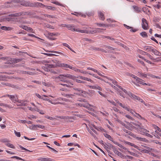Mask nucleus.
<instances>
[{"instance_id":"obj_1","label":"nucleus","mask_w":161,"mask_h":161,"mask_svg":"<svg viewBox=\"0 0 161 161\" xmlns=\"http://www.w3.org/2000/svg\"><path fill=\"white\" fill-rule=\"evenodd\" d=\"M63 83H60V85L64 86H66L67 87H71L73 85V83L71 80H65Z\"/></svg>"},{"instance_id":"obj_2","label":"nucleus","mask_w":161,"mask_h":161,"mask_svg":"<svg viewBox=\"0 0 161 161\" xmlns=\"http://www.w3.org/2000/svg\"><path fill=\"white\" fill-rule=\"evenodd\" d=\"M53 79L58 82L62 81L63 82L66 79L64 78L63 74L59 75V76H55L53 77Z\"/></svg>"},{"instance_id":"obj_3","label":"nucleus","mask_w":161,"mask_h":161,"mask_svg":"<svg viewBox=\"0 0 161 161\" xmlns=\"http://www.w3.org/2000/svg\"><path fill=\"white\" fill-rule=\"evenodd\" d=\"M58 66L59 67H62L64 68H68L74 70H75L76 68L73 67L68 64L65 63H60L58 64Z\"/></svg>"},{"instance_id":"obj_4","label":"nucleus","mask_w":161,"mask_h":161,"mask_svg":"<svg viewBox=\"0 0 161 161\" xmlns=\"http://www.w3.org/2000/svg\"><path fill=\"white\" fill-rule=\"evenodd\" d=\"M142 27L144 30H147L148 29V24L146 19L144 18H142Z\"/></svg>"},{"instance_id":"obj_5","label":"nucleus","mask_w":161,"mask_h":161,"mask_svg":"<svg viewBox=\"0 0 161 161\" xmlns=\"http://www.w3.org/2000/svg\"><path fill=\"white\" fill-rule=\"evenodd\" d=\"M19 26V27L22 28L24 29L26 31H27L31 33H34L33 31V29L30 27L25 26L23 25H20Z\"/></svg>"},{"instance_id":"obj_6","label":"nucleus","mask_w":161,"mask_h":161,"mask_svg":"<svg viewBox=\"0 0 161 161\" xmlns=\"http://www.w3.org/2000/svg\"><path fill=\"white\" fill-rule=\"evenodd\" d=\"M21 5L26 7H32L33 5L32 3H30L28 2L25 1H22V3Z\"/></svg>"},{"instance_id":"obj_7","label":"nucleus","mask_w":161,"mask_h":161,"mask_svg":"<svg viewBox=\"0 0 161 161\" xmlns=\"http://www.w3.org/2000/svg\"><path fill=\"white\" fill-rule=\"evenodd\" d=\"M134 138H136L137 140L138 141L144 142H147V140L145 138L140 137L138 136H137L135 135H133L132 136Z\"/></svg>"},{"instance_id":"obj_8","label":"nucleus","mask_w":161,"mask_h":161,"mask_svg":"<svg viewBox=\"0 0 161 161\" xmlns=\"http://www.w3.org/2000/svg\"><path fill=\"white\" fill-rule=\"evenodd\" d=\"M124 26L127 29H130V31L131 32H135L137 30V29H133V28L132 27L129 26H128L127 25H126V24H124Z\"/></svg>"},{"instance_id":"obj_9","label":"nucleus","mask_w":161,"mask_h":161,"mask_svg":"<svg viewBox=\"0 0 161 161\" xmlns=\"http://www.w3.org/2000/svg\"><path fill=\"white\" fill-rule=\"evenodd\" d=\"M67 28L70 30L72 31H78V30H76V29L75 28L74 26L71 25L69 24L68 25Z\"/></svg>"},{"instance_id":"obj_10","label":"nucleus","mask_w":161,"mask_h":161,"mask_svg":"<svg viewBox=\"0 0 161 161\" xmlns=\"http://www.w3.org/2000/svg\"><path fill=\"white\" fill-rule=\"evenodd\" d=\"M143 126L142 125H141L139 129V130L141 132L143 133L142 134L143 135H145V133H147L146 132H149V130L143 128Z\"/></svg>"},{"instance_id":"obj_11","label":"nucleus","mask_w":161,"mask_h":161,"mask_svg":"<svg viewBox=\"0 0 161 161\" xmlns=\"http://www.w3.org/2000/svg\"><path fill=\"white\" fill-rule=\"evenodd\" d=\"M64 78H68L71 79H74L75 78V76L69 74H63Z\"/></svg>"},{"instance_id":"obj_12","label":"nucleus","mask_w":161,"mask_h":161,"mask_svg":"<svg viewBox=\"0 0 161 161\" xmlns=\"http://www.w3.org/2000/svg\"><path fill=\"white\" fill-rule=\"evenodd\" d=\"M74 89L76 92H78V93H77V94L78 95H80L82 93H83L85 92V91L81 90L80 88H74Z\"/></svg>"},{"instance_id":"obj_13","label":"nucleus","mask_w":161,"mask_h":161,"mask_svg":"<svg viewBox=\"0 0 161 161\" xmlns=\"http://www.w3.org/2000/svg\"><path fill=\"white\" fill-rule=\"evenodd\" d=\"M8 96L14 103L17 101V98L14 96L8 95Z\"/></svg>"},{"instance_id":"obj_14","label":"nucleus","mask_w":161,"mask_h":161,"mask_svg":"<svg viewBox=\"0 0 161 161\" xmlns=\"http://www.w3.org/2000/svg\"><path fill=\"white\" fill-rule=\"evenodd\" d=\"M98 14L100 19L103 20H104L105 19V17L104 14L103 12L101 11H99Z\"/></svg>"},{"instance_id":"obj_15","label":"nucleus","mask_w":161,"mask_h":161,"mask_svg":"<svg viewBox=\"0 0 161 161\" xmlns=\"http://www.w3.org/2000/svg\"><path fill=\"white\" fill-rule=\"evenodd\" d=\"M58 66V64H47L46 67H47L49 68H56Z\"/></svg>"},{"instance_id":"obj_16","label":"nucleus","mask_w":161,"mask_h":161,"mask_svg":"<svg viewBox=\"0 0 161 161\" xmlns=\"http://www.w3.org/2000/svg\"><path fill=\"white\" fill-rule=\"evenodd\" d=\"M136 80L137 82L138 83L143 85H147V83L143 82V80L138 77L136 78Z\"/></svg>"},{"instance_id":"obj_17","label":"nucleus","mask_w":161,"mask_h":161,"mask_svg":"<svg viewBox=\"0 0 161 161\" xmlns=\"http://www.w3.org/2000/svg\"><path fill=\"white\" fill-rule=\"evenodd\" d=\"M144 50L147 52H152L153 49L152 47L150 46H144Z\"/></svg>"},{"instance_id":"obj_18","label":"nucleus","mask_w":161,"mask_h":161,"mask_svg":"<svg viewBox=\"0 0 161 161\" xmlns=\"http://www.w3.org/2000/svg\"><path fill=\"white\" fill-rule=\"evenodd\" d=\"M154 136L158 138H161V133L158 132L156 130L155 131Z\"/></svg>"},{"instance_id":"obj_19","label":"nucleus","mask_w":161,"mask_h":161,"mask_svg":"<svg viewBox=\"0 0 161 161\" xmlns=\"http://www.w3.org/2000/svg\"><path fill=\"white\" fill-rule=\"evenodd\" d=\"M1 29L5 31H11L13 29V28L10 27H6L5 26H2L1 27Z\"/></svg>"},{"instance_id":"obj_20","label":"nucleus","mask_w":161,"mask_h":161,"mask_svg":"<svg viewBox=\"0 0 161 161\" xmlns=\"http://www.w3.org/2000/svg\"><path fill=\"white\" fill-rule=\"evenodd\" d=\"M90 87L91 88L94 89H97L100 91H102V88L98 86H90Z\"/></svg>"},{"instance_id":"obj_21","label":"nucleus","mask_w":161,"mask_h":161,"mask_svg":"<svg viewBox=\"0 0 161 161\" xmlns=\"http://www.w3.org/2000/svg\"><path fill=\"white\" fill-rule=\"evenodd\" d=\"M50 64H60L58 60L56 59H50Z\"/></svg>"},{"instance_id":"obj_22","label":"nucleus","mask_w":161,"mask_h":161,"mask_svg":"<svg viewBox=\"0 0 161 161\" xmlns=\"http://www.w3.org/2000/svg\"><path fill=\"white\" fill-rule=\"evenodd\" d=\"M46 52L51 53H58V54L63 55L64 56H66V55L65 54H64L63 53H62V52H58V51H47Z\"/></svg>"},{"instance_id":"obj_23","label":"nucleus","mask_w":161,"mask_h":161,"mask_svg":"<svg viewBox=\"0 0 161 161\" xmlns=\"http://www.w3.org/2000/svg\"><path fill=\"white\" fill-rule=\"evenodd\" d=\"M152 52L153 53L157 56H161V53L156 50V49H153Z\"/></svg>"},{"instance_id":"obj_24","label":"nucleus","mask_w":161,"mask_h":161,"mask_svg":"<svg viewBox=\"0 0 161 161\" xmlns=\"http://www.w3.org/2000/svg\"><path fill=\"white\" fill-rule=\"evenodd\" d=\"M118 104L120 106L125 108V110L127 111H130V108L126 107L124 104H122V103H119V102H118Z\"/></svg>"},{"instance_id":"obj_25","label":"nucleus","mask_w":161,"mask_h":161,"mask_svg":"<svg viewBox=\"0 0 161 161\" xmlns=\"http://www.w3.org/2000/svg\"><path fill=\"white\" fill-rule=\"evenodd\" d=\"M90 50L93 51H100L101 50V48H99V47H95L93 46H92L91 47H90Z\"/></svg>"},{"instance_id":"obj_26","label":"nucleus","mask_w":161,"mask_h":161,"mask_svg":"<svg viewBox=\"0 0 161 161\" xmlns=\"http://www.w3.org/2000/svg\"><path fill=\"white\" fill-rule=\"evenodd\" d=\"M103 135L106 138H108L109 140L112 141L113 140L112 138L111 137V136L109 135L106 134V133H104L103 134Z\"/></svg>"},{"instance_id":"obj_27","label":"nucleus","mask_w":161,"mask_h":161,"mask_svg":"<svg viewBox=\"0 0 161 161\" xmlns=\"http://www.w3.org/2000/svg\"><path fill=\"white\" fill-rule=\"evenodd\" d=\"M114 152L118 156H119L121 154V153L119 152L115 147L113 149Z\"/></svg>"},{"instance_id":"obj_28","label":"nucleus","mask_w":161,"mask_h":161,"mask_svg":"<svg viewBox=\"0 0 161 161\" xmlns=\"http://www.w3.org/2000/svg\"><path fill=\"white\" fill-rule=\"evenodd\" d=\"M78 78L80 79L84 80H87L89 81H92V80L91 79H90L89 78L83 77L82 76H79Z\"/></svg>"},{"instance_id":"obj_29","label":"nucleus","mask_w":161,"mask_h":161,"mask_svg":"<svg viewBox=\"0 0 161 161\" xmlns=\"http://www.w3.org/2000/svg\"><path fill=\"white\" fill-rule=\"evenodd\" d=\"M27 103H26V101H24L21 103H18L16 104V105L17 106H24L26 105Z\"/></svg>"},{"instance_id":"obj_30","label":"nucleus","mask_w":161,"mask_h":161,"mask_svg":"<svg viewBox=\"0 0 161 161\" xmlns=\"http://www.w3.org/2000/svg\"><path fill=\"white\" fill-rule=\"evenodd\" d=\"M82 103V107H83L85 108H88L90 106V105L87 103Z\"/></svg>"},{"instance_id":"obj_31","label":"nucleus","mask_w":161,"mask_h":161,"mask_svg":"<svg viewBox=\"0 0 161 161\" xmlns=\"http://www.w3.org/2000/svg\"><path fill=\"white\" fill-rule=\"evenodd\" d=\"M42 63L44 64L46 66L48 64H50L49 60H43L41 61Z\"/></svg>"},{"instance_id":"obj_32","label":"nucleus","mask_w":161,"mask_h":161,"mask_svg":"<svg viewBox=\"0 0 161 161\" xmlns=\"http://www.w3.org/2000/svg\"><path fill=\"white\" fill-rule=\"evenodd\" d=\"M21 16L28 15L30 14V13L29 12H25L22 11L20 12Z\"/></svg>"},{"instance_id":"obj_33","label":"nucleus","mask_w":161,"mask_h":161,"mask_svg":"<svg viewBox=\"0 0 161 161\" xmlns=\"http://www.w3.org/2000/svg\"><path fill=\"white\" fill-rule=\"evenodd\" d=\"M138 75L141 76L142 77H147V75L145 74H144L143 73H141L140 72H138Z\"/></svg>"},{"instance_id":"obj_34","label":"nucleus","mask_w":161,"mask_h":161,"mask_svg":"<svg viewBox=\"0 0 161 161\" xmlns=\"http://www.w3.org/2000/svg\"><path fill=\"white\" fill-rule=\"evenodd\" d=\"M95 29V32L96 33H100L102 32V30H104L103 29L100 28H96Z\"/></svg>"},{"instance_id":"obj_35","label":"nucleus","mask_w":161,"mask_h":161,"mask_svg":"<svg viewBox=\"0 0 161 161\" xmlns=\"http://www.w3.org/2000/svg\"><path fill=\"white\" fill-rule=\"evenodd\" d=\"M140 35L143 37H147V33L145 31H143L140 33Z\"/></svg>"},{"instance_id":"obj_36","label":"nucleus","mask_w":161,"mask_h":161,"mask_svg":"<svg viewBox=\"0 0 161 161\" xmlns=\"http://www.w3.org/2000/svg\"><path fill=\"white\" fill-rule=\"evenodd\" d=\"M5 145L9 147H10L12 148H15V147L14 145L12 144L7 143L5 144Z\"/></svg>"},{"instance_id":"obj_37","label":"nucleus","mask_w":161,"mask_h":161,"mask_svg":"<svg viewBox=\"0 0 161 161\" xmlns=\"http://www.w3.org/2000/svg\"><path fill=\"white\" fill-rule=\"evenodd\" d=\"M45 7L47 9L52 10H54L56 9V8L55 7L45 5Z\"/></svg>"},{"instance_id":"obj_38","label":"nucleus","mask_w":161,"mask_h":161,"mask_svg":"<svg viewBox=\"0 0 161 161\" xmlns=\"http://www.w3.org/2000/svg\"><path fill=\"white\" fill-rule=\"evenodd\" d=\"M123 130L124 131V132L128 133L130 136H132L133 135H134L133 134L132 132L126 130L125 129H123Z\"/></svg>"},{"instance_id":"obj_39","label":"nucleus","mask_w":161,"mask_h":161,"mask_svg":"<svg viewBox=\"0 0 161 161\" xmlns=\"http://www.w3.org/2000/svg\"><path fill=\"white\" fill-rule=\"evenodd\" d=\"M60 34L58 33H48V35L49 36H58Z\"/></svg>"},{"instance_id":"obj_40","label":"nucleus","mask_w":161,"mask_h":161,"mask_svg":"<svg viewBox=\"0 0 161 161\" xmlns=\"http://www.w3.org/2000/svg\"><path fill=\"white\" fill-rule=\"evenodd\" d=\"M86 14L88 16L90 17L93 15L94 12L93 11H92L91 12H87Z\"/></svg>"},{"instance_id":"obj_41","label":"nucleus","mask_w":161,"mask_h":161,"mask_svg":"<svg viewBox=\"0 0 161 161\" xmlns=\"http://www.w3.org/2000/svg\"><path fill=\"white\" fill-rule=\"evenodd\" d=\"M127 94L130 97L133 98L135 99V97H136V95L133 94L132 93L130 92H129L128 93H127Z\"/></svg>"},{"instance_id":"obj_42","label":"nucleus","mask_w":161,"mask_h":161,"mask_svg":"<svg viewBox=\"0 0 161 161\" xmlns=\"http://www.w3.org/2000/svg\"><path fill=\"white\" fill-rule=\"evenodd\" d=\"M127 94L130 97L133 98L135 99V97H136V95L133 94L132 93L130 92H129L128 93H127Z\"/></svg>"},{"instance_id":"obj_43","label":"nucleus","mask_w":161,"mask_h":161,"mask_svg":"<svg viewBox=\"0 0 161 161\" xmlns=\"http://www.w3.org/2000/svg\"><path fill=\"white\" fill-rule=\"evenodd\" d=\"M145 55H147L151 59L153 60H156L157 58L156 59L153 58L151 55L149 54L148 53H145Z\"/></svg>"},{"instance_id":"obj_44","label":"nucleus","mask_w":161,"mask_h":161,"mask_svg":"<svg viewBox=\"0 0 161 161\" xmlns=\"http://www.w3.org/2000/svg\"><path fill=\"white\" fill-rule=\"evenodd\" d=\"M131 123L132 124H133L134 125L136 126H138V129H139V128L141 126V125H142V124L140 123H139L138 122V123L137 124L136 123H134V122H131Z\"/></svg>"},{"instance_id":"obj_45","label":"nucleus","mask_w":161,"mask_h":161,"mask_svg":"<svg viewBox=\"0 0 161 161\" xmlns=\"http://www.w3.org/2000/svg\"><path fill=\"white\" fill-rule=\"evenodd\" d=\"M36 95L37 97H38L39 98H40V99H43V97H47V96H46V95H44L42 96H41L39 94H37V93H36Z\"/></svg>"},{"instance_id":"obj_46","label":"nucleus","mask_w":161,"mask_h":161,"mask_svg":"<svg viewBox=\"0 0 161 161\" xmlns=\"http://www.w3.org/2000/svg\"><path fill=\"white\" fill-rule=\"evenodd\" d=\"M76 30H78V31H76L77 32H79L81 33H85L87 34V30H80L78 28H76Z\"/></svg>"},{"instance_id":"obj_47","label":"nucleus","mask_w":161,"mask_h":161,"mask_svg":"<svg viewBox=\"0 0 161 161\" xmlns=\"http://www.w3.org/2000/svg\"><path fill=\"white\" fill-rule=\"evenodd\" d=\"M111 141H112L114 144L119 146L120 147H123V146L122 145L119 144V143H118V142H115V141L113 140Z\"/></svg>"},{"instance_id":"obj_48","label":"nucleus","mask_w":161,"mask_h":161,"mask_svg":"<svg viewBox=\"0 0 161 161\" xmlns=\"http://www.w3.org/2000/svg\"><path fill=\"white\" fill-rule=\"evenodd\" d=\"M21 60H22L21 59L14 58L13 60V61L14 63L20 62Z\"/></svg>"},{"instance_id":"obj_49","label":"nucleus","mask_w":161,"mask_h":161,"mask_svg":"<svg viewBox=\"0 0 161 161\" xmlns=\"http://www.w3.org/2000/svg\"><path fill=\"white\" fill-rule=\"evenodd\" d=\"M86 127L87 128V130L88 132L92 136H94L95 135L93 134V133L89 129V128L86 125Z\"/></svg>"},{"instance_id":"obj_50","label":"nucleus","mask_w":161,"mask_h":161,"mask_svg":"<svg viewBox=\"0 0 161 161\" xmlns=\"http://www.w3.org/2000/svg\"><path fill=\"white\" fill-rule=\"evenodd\" d=\"M35 111H36L37 112H39L40 113V114H44V112L42 111H41L40 109H39L37 108H35Z\"/></svg>"},{"instance_id":"obj_51","label":"nucleus","mask_w":161,"mask_h":161,"mask_svg":"<svg viewBox=\"0 0 161 161\" xmlns=\"http://www.w3.org/2000/svg\"><path fill=\"white\" fill-rule=\"evenodd\" d=\"M117 93L118 94H119L121 96L123 97L124 98L125 97V96L124 94H123L119 90L118 91H117Z\"/></svg>"},{"instance_id":"obj_52","label":"nucleus","mask_w":161,"mask_h":161,"mask_svg":"<svg viewBox=\"0 0 161 161\" xmlns=\"http://www.w3.org/2000/svg\"><path fill=\"white\" fill-rule=\"evenodd\" d=\"M125 143L127 144H128V145H130L131 146H133L135 147H136L137 146H136V145H135L134 144H133V143H131L129 142H125Z\"/></svg>"},{"instance_id":"obj_53","label":"nucleus","mask_w":161,"mask_h":161,"mask_svg":"<svg viewBox=\"0 0 161 161\" xmlns=\"http://www.w3.org/2000/svg\"><path fill=\"white\" fill-rule=\"evenodd\" d=\"M46 55H47L48 56H58L57 55H56L53 54H52V53H42Z\"/></svg>"},{"instance_id":"obj_54","label":"nucleus","mask_w":161,"mask_h":161,"mask_svg":"<svg viewBox=\"0 0 161 161\" xmlns=\"http://www.w3.org/2000/svg\"><path fill=\"white\" fill-rule=\"evenodd\" d=\"M97 130L99 131H102L105 132V130L101 127H97Z\"/></svg>"},{"instance_id":"obj_55","label":"nucleus","mask_w":161,"mask_h":161,"mask_svg":"<svg viewBox=\"0 0 161 161\" xmlns=\"http://www.w3.org/2000/svg\"><path fill=\"white\" fill-rule=\"evenodd\" d=\"M14 133L16 136L18 137H20L21 136L20 133L19 132H18L15 130L14 131Z\"/></svg>"},{"instance_id":"obj_56","label":"nucleus","mask_w":161,"mask_h":161,"mask_svg":"<svg viewBox=\"0 0 161 161\" xmlns=\"http://www.w3.org/2000/svg\"><path fill=\"white\" fill-rule=\"evenodd\" d=\"M104 46V47H106V48L111 49V50H115L114 48L113 47H111L109 46L105 45Z\"/></svg>"},{"instance_id":"obj_57","label":"nucleus","mask_w":161,"mask_h":161,"mask_svg":"<svg viewBox=\"0 0 161 161\" xmlns=\"http://www.w3.org/2000/svg\"><path fill=\"white\" fill-rule=\"evenodd\" d=\"M36 6H38L40 7L42 6L43 7H45V5H44L43 4L40 3H36Z\"/></svg>"},{"instance_id":"obj_58","label":"nucleus","mask_w":161,"mask_h":161,"mask_svg":"<svg viewBox=\"0 0 161 161\" xmlns=\"http://www.w3.org/2000/svg\"><path fill=\"white\" fill-rule=\"evenodd\" d=\"M65 97H67V98H70L72 96H74L73 94H67L65 95L64 96Z\"/></svg>"},{"instance_id":"obj_59","label":"nucleus","mask_w":161,"mask_h":161,"mask_svg":"<svg viewBox=\"0 0 161 161\" xmlns=\"http://www.w3.org/2000/svg\"><path fill=\"white\" fill-rule=\"evenodd\" d=\"M95 34L96 33L95 32V29L94 30L87 31V34Z\"/></svg>"},{"instance_id":"obj_60","label":"nucleus","mask_w":161,"mask_h":161,"mask_svg":"<svg viewBox=\"0 0 161 161\" xmlns=\"http://www.w3.org/2000/svg\"><path fill=\"white\" fill-rule=\"evenodd\" d=\"M63 45L64 46L67 47L70 50H71V47H70V46H69V45L68 44H67L66 43H63Z\"/></svg>"},{"instance_id":"obj_61","label":"nucleus","mask_w":161,"mask_h":161,"mask_svg":"<svg viewBox=\"0 0 161 161\" xmlns=\"http://www.w3.org/2000/svg\"><path fill=\"white\" fill-rule=\"evenodd\" d=\"M133 7L134 9L136 11H137V12H139L140 11V9L138 7L136 6Z\"/></svg>"},{"instance_id":"obj_62","label":"nucleus","mask_w":161,"mask_h":161,"mask_svg":"<svg viewBox=\"0 0 161 161\" xmlns=\"http://www.w3.org/2000/svg\"><path fill=\"white\" fill-rule=\"evenodd\" d=\"M11 158H15L18 159H19V160H25L22 159L21 158H20L19 157H17L16 156H13V157H12Z\"/></svg>"},{"instance_id":"obj_63","label":"nucleus","mask_w":161,"mask_h":161,"mask_svg":"<svg viewBox=\"0 0 161 161\" xmlns=\"http://www.w3.org/2000/svg\"><path fill=\"white\" fill-rule=\"evenodd\" d=\"M137 100H139V101L141 102L142 103H143L145 105H146L145 103V102H144V101L141 98L139 97H138V98Z\"/></svg>"},{"instance_id":"obj_64","label":"nucleus","mask_w":161,"mask_h":161,"mask_svg":"<svg viewBox=\"0 0 161 161\" xmlns=\"http://www.w3.org/2000/svg\"><path fill=\"white\" fill-rule=\"evenodd\" d=\"M54 160L52 159L49 158H45V161H54Z\"/></svg>"}]
</instances>
